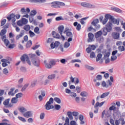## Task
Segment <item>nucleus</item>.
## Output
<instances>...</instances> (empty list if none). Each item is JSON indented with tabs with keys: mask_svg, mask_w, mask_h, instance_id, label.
I'll list each match as a JSON object with an SVG mask.
<instances>
[{
	"mask_svg": "<svg viewBox=\"0 0 125 125\" xmlns=\"http://www.w3.org/2000/svg\"><path fill=\"white\" fill-rule=\"evenodd\" d=\"M119 121H121V122H122V123H121L122 125H124L125 124V121L124 118H119Z\"/></svg>",
	"mask_w": 125,
	"mask_h": 125,
	"instance_id": "63",
	"label": "nucleus"
},
{
	"mask_svg": "<svg viewBox=\"0 0 125 125\" xmlns=\"http://www.w3.org/2000/svg\"><path fill=\"white\" fill-rule=\"evenodd\" d=\"M15 17H16V15L14 13H12L9 15L8 17H7V19L9 22L11 21V19H12L13 23L15 24V21H16V19H15Z\"/></svg>",
	"mask_w": 125,
	"mask_h": 125,
	"instance_id": "7",
	"label": "nucleus"
},
{
	"mask_svg": "<svg viewBox=\"0 0 125 125\" xmlns=\"http://www.w3.org/2000/svg\"><path fill=\"white\" fill-rule=\"evenodd\" d=\"M23 116L25 118H30V117H33V112L32 111H28L25 112L23 114Z\"/></svg>",
	"mask_w": 125,
	"mask_h": 125,
	"instance_id": "17",
	"label": "nucleus"
},
{
	"mask_svg": "<svg viewBox=\"0 0 125 125\" xmlns=\"http://www.w3.org/2000/svg\"><path fill=\"white\" fill-rule=\"evenodd\" d=\"M80 95L82 97H87L88 95V93L86 91H82L81 92Z\"/></svg>",
	"mask_w": 125,
	"mask_h": 125,
	"instance_id": "24",
	"label": "nucleus"
},
{
	"mask_svg": "<svg viewBox=\"0 0 125 125\" xmlns=\"http://www.w3.org/2000/svg\"><path fill=\"white\" fill-rule=\"evenodd\" d=\"M82 28V25L80 23H78V25L76 26V30L77 31H81V29Z\"/></svg>",
	"mask_w": 125,
	"mask_h": 125,
	"instance_id": "59",
	"label": "nucleus"
},
{
	"mask_svg": "<svg viewBox=\"0 0 125 125\" xmlns=\"http://www.w3.org/2000/svg\"><path fill=\"white\" fill-rule=\"evenodd\" d=\"M17 24L18 26H19L20 27H21L23 26V22H22V21L19 20L17 22Z\"/></svg>",
	"mask_w": 125,
	"mask_h": 125,
	"instance_id": "49",
	"label": "nucleus"
},
{
	"mask_svg": "<svg viewBox=\"0 0 125 125\" xmlns=\"http://www.w3.org/2000/svg\"><path fill=\"white\" fill-rule=\"evenodd\" d=\"M44 64L45 65V67L47 69H51L52 68V66H54L56 64V62L54 60H52L49 62V63H47V61L46 60L44 61Z\"/></svg>",
	"mask_w": 125,
	"mask_h": 125,
	"instance_id": "4",
	"label": "nucleus"
},
{
	"mask_svg": "<svg viewBox=\"0 0 125 125\" xmlns=\"http://www.w3.org/2000/svg\"><path fill=\"white\" fill-rule=\"evenodd\" d=\"M70 45V44L68 42H66L63 44V46L64 48H68V47H69Z\"/></svg>",
	"mask_w": 125,
	"mask_h": 125,
	"instance_id": "42",
	"label": "nucleus"
},
{
	"mask_svg": "<svg viewBox=\"0 0 125 125\" xmlns=\"http://www.w3.org/2000/svg\"><path fill=\"white\" fill-rule=\"evenodd\" d=\"M34 33H35L36 34H40V28H39V27L36 26L34 30Z\"/></svg>",
	"mask_w": 125,
	"mask_h": 125,
	"instance_id": "44",
	"label": "nucleus"
},
{
	"mask_svg": "<svg viewBox=\"0 0 125 125\" xmlns=\"http://www.w3.org/2000/svg\"><path fill=\"white\" fill-rule=\"evenodd\" d=\"M23 29L24 30H25V31H29L30 29V25H26L23 27Z\"/></svg>",
	"mask_w": 125,
	"mask_h": 125,
	"instance_id": "47",
	"label": "nucleus"
},
{
	"mask_svg": "<svg viewBox=\"0 0 125 125\" xmlns=\"http://www.w3.org/2000/svg\"><path fill=\"white\" fill-rule=\"evenodd\" d=\"M67 116L68 117V119L70 120H72L74 119L73 117V114L71 111L67 112Z\"/></svg>",
	"mask_w": 125,
	"mask_h": 125,
	"instance_id": "25",
	"label": "nucleus"
},
{
	"mask_svg": "<svg viewBox=\"0 0 125 125\" xmlns=\"http://www.w3.org/2000/svg\"><path fill=\"white\" fill-rule=\"evenodd\" d=\"M29 34L30 35V38H33V37H35V36H36V34H35V33L32 31V30L29 31Z\"/></svg>",
	"mask_w": 125,
	"mask_h": 125,
	"instance_id": "45",
	"label": "nucleus"
},
{
	"mask_svg": "<svg viewBox=\"0 0 125 125\" xmlns=\"http://www.w3.org/2000/svg\"><path fill=\"white\" fill-rule=\"evenodd\" d=\"M24 33H25V31L24 30H22L21 31L20 34L19 35H18L16 37V40L17 41H18L20 38H22L24 36Z\"/></svg>",
	"mask_w": 125,
	"mask_h": 125,
	"instance_id": "19",
	"label": "nucleus"
},
{
	"mask_svg": "<svg viewBox=\"0 0 125 125\" xmlns=\"http://www.w3.org/2000/svg\"><path fill=\"white\" fill-rule=\"evenodd\" d=\"M111 10L115 12H117V13H123V10L117 7H111Z\"/></svg>",
	"mask_w": 125,
	"mask_h": 125,
	"instance_id": "15",
	"label": "nucleus"
},
{
	"mask_svg": "<svg viewBox=\"0 0 125 125\" xmlns=\"http://www.w3.org/2000/svg\"><path fill=\"white\" fill-rule=\"evenodd\" d=\"M116 109H117V107L115 106L114 105H112L109 108V111H113V117L114 120H116V118H117V116H118L119 118V116H121V112L120 110H117L116 111Z\"/></svg>",
	"mask_w": 125,
	"mask_h": 125,
	"instance_id": "3",
	"label": "nucleus"
},
{
	"mask_svg": "<svg viewBox=\"0 0 125 125\" xmlns=\"http://www.w3.org/2000/svg\"><path fill=\"white\" fill-rule=\"evenodd\" d=\"M27 1H29V2H31V3H37L38 2L42 3V2H45L46 0H28Z\"/></svg>",
	"mask_w": 125,
	"mask_h": 125,
	"instance_id": "11",
	"label": "nucleus"
},
{
	"mask_svg": "<svg viewBox=\"0 0 125 125\" xmlns=\"http://www.w3.org/2000/svg\"><path fill=\"white\" fill-rule=\"evenodd\" d=\"M5 23H6V19H4L1 21V27H2V26H4L5 24Z\"/></svg>",
	"mask_w": 125,
	"mask_h": 125,
	"instance_id": "57",
	"label": "nucleus"
},
{
	"mask_svg": "<svg viewBox=\"0 0 125 125\" xmlns=\"http://www.w3.org/2000/svg\"><path fill=\"white\" fill-rule=\"evenodd\" d=\"M7 5H8V3L5 1L0 5V7H6Z\"/></svg>",
	"mask_w": 125,
	"mask_h": 125,
	"instance_id": "50",
	"label": "nucleus"
},
{
	"mask_svg": "<svg viewBox=\"0 0 125 125\" xmlns=\"http://www.w3.org/2000/svg\"><path fill=\"white\" fill-rule=\"evenodd\" d=\"M109 94H110V92L104 93L101 95L100 98L102 99H103V98H105V97H107V96H108Z\"/></svg>",
	"mask_w": 125,
	"mask_h": 125,
	"instance_id": "22",
	"label": "nucleus"
},
{
	"mask_svg": "<svg viewBox=\"0 0 125 125\" xmlns=\"http://www.w3.org/2000/svg\"><path fill=\"white\" fill-rule=\"evenodd\" d=\"M37 14V10H33L31 11V13H30V16H31L33 17V16H35Z\"/></svg>",
	"mask_w": 125,
	"mask_h": 125,
	"instance_id": "36",
	"label": "nucleus"
},
{
	"mask_svg": "<svg viewBox=\"0 0 125 125\" xmlns=\"http://www.w3.org/2000/svg\"><path fill=\"white\" fill-rule=\"evenodd\" d=\"M54 100L55 102L58 103V104H60L61 103V99L58 97H55Z\"/></svg>",
	"mask_w": 125,
	"mask_h": 125,
	"instance_id": "34",
	"label": "nucleus"
},
{
	"mask_svg": "<svg viewBox=\"0 0 125 125\" xmlns=\"http://www.w3.org/2000/svg\"><path fill=\"white\" fill-rule=\"evenodd\" d=\"M3 73L4 75H7L8 70L7 69V68H4L3 69Z\"/></svg>",
	"mask_w": 125,
	"mask_h": 125,
	"instance_id": "64",
	"label": "nucleus"
},
{
	"mask_svg": "<svg viewBox=\"0 0 125 125\" xmlns=\"http://www.w3.org/2000/svg\"><path fill=\"white\" fill-rule=\"evenodd\" d=\"M31 45H32V40H29L26 44V48H29V47H31Z\"/></svg>",
	"mask_w": 125,
	"mask_h": 125,
	"instance_id": "29",
	"label": "nucleus"
},
{
	"mask_svg": "<svg viewBox=\"0 0 125 125\" xmlns=\"http://www.w3.org/2000/svg\"><path fill=\"white\" fill-rule=\"evenodd\" d=\"M55 20H56V21H60L61 20H62V21L65 20V19H64V18H63V17H62V16H60L59 17H57L55 18Z\"/></svg>",
	"mask_w": 125,
	"mask_h": 125,
	"instance_id": "38",
	"label": "nucleus"
},
{
	"mask_svg": "<svg viewBox=\"0 0 125 125\" xmlns=\"http://www.w3.org/2000/svg\"><path fill=\"white\" fill-rule=\"evenodd\" d=\"M81 5L83 7H87V8H95V5L87 2H83L81 3Z\"/></svg>",
	"mask_w": 125,
	"mask_h": 125,
	"instance_id": "8",
	"label": "nucleus"
},
{
	"mask_svg": "<svg viewBox=\"0 0 125 125\" xmlns=\"http://www.w3.org/2000/svg\"><path fill=\"white\" fill-rule=\"evenodd\" d=\"M76 62H78V63H81L82 61L79 59H75L71 61V63H76Z\"/></svg>",
	"mask_w": 125,
	"mask_h": 125,
	"instance_id": "46",
	"label": "nucleus"
},
{
	"mask_svg": "<svg viewBox=\"0 0 125 125\" xmlns=\"http://www.w3.org/2000/svg\"><path fill=\"white\" fill-rule=\"evenodd\" d=\"M55 77H56V75L54 74H51L47 77V79H48V80H54V79H55Z\"/></svg>",
	"mask_w": 125,
	"mask_h": 125,
	"instance_id": "31",
	"label": "nucleus"
},
{
	"mask_svg": "<svg viewBox=\"0 0 125 125\" xmlns=\"http://www.w3.org/2000/svg\"><path fill=\"white\" fill-rule=\"evenodd\" d=\"M23 96V93H19L16 94V98L18 99V98H21Z\"/></svg>",
	"mask_w": 125,
	"mask_h": 125,
	"instance_id": "43",
	"label": "nucleus"
},
{
	"mask_svg": "<svg viewBox=\"0 0 125 125\" xmlns=\"http://www.w3.org/2000/svg\"><path fill=\"white\" fill-rule=\"evenodd\" d=\"M52 7H54L55 6L56 7V5H58V1H53L51 2Z\"/></svg>",
	"mask_w": 125,
	"mask_h": 125,
	"instance_id": "53",
	"label": "nucleus"
},
{
	"mask_svg": "<svg viewBox=\"0 0 125 125\" xmlns=\"http://www.w3.org/2000/svg\"><path fill=\"white\" fill-rule=\"evenodd\" d=\"M32 62L36 67H40V65L41 64V62L39 59H34L33 61H32Z\"/></svg>",
	"mask_w": 125,
	"mask_h": 125,
	"instance_id": "12",
	"label": "nucleus"
},
{
	"mask_svg": "<svg viewBox=\"0 0 125 125\" xmlns=\"http://www.w3.org/2000/svg\"><path fill=\"white\" fill-rule=\"evenodd\" d=\"M45 116V114L44 113H41L40 114V119L41 120H43L44 119V117Z\"/></svg>",
	"mask_w": 125,
	"mask_h": 125,
	"instance_id": "56",
	"label": "nucleus"
},
{
	"mask_svg": "<svg viewBox=\"0 0 125 125\" xmlns=\"http://www.w3.org/2000/svg\"><path fill=\"white\" fill-rule=\"evenodd\" d=\"M99 23V20L98 19H95L92 21L91 25H93V26H94L96 30H98L99 29L100 27H101L100 24L97 25V24H98Z\"/></svg>",
	"mask_w": 125,
	"mask_h": 125,
	"instance_id": "6",
	"label": "nucleus"
},
{
	"mask_svg": "<svg viewBox=\"0 0 125 125\" xmlns=\"http://www.w3.org/2000/svg\"><path fill=\"white\" fill-rule=\"evenodd\" d=\"M112 37L114 40H119L120 39V33L118 32H113L112 33Z\"/></svg>",
	"mask_w": 125,
	"mask_h": 125,
	"instance_id": "18",
	"label": "nucleus"
},
{
	"mask_svg": "<svg viewBox=\"0 0 125 125\" xmlns=\"http://www.w3.org/2000/svg\"><path fill=\"white\" fill-rule=\"evenodd\" d=\"M96 79H97V81H101V80H102V75H98L96 76Z\"/></svg>",
	"mask_w": 125,
	"mask_h": 125,
	"instance_id": "58",
	"label": "nucleus"
},
{
	"mask_svg": "<svg viewBox=\"0 0 125 125\" xmlns=\"http://www.w3.org/2000/svg\"><path fill=\"white\" fill-rule=\"evenodd\" d=\"M85 68H86L87 70H89L90 71H93V70H94V67L89 66L87 64L85 65Z\"/></svg>",
	"mask_w": 125,
	"mask_h": 125,
	"instance_id": "27",
	"label": "nucleus"
},
{
	"mask_svg": "<svg viewBox=\"0 0 125 125\" xmlns=\"http://www.w3.org/2000/svg\"><path fill=\"white\" fill-rule=\"evenodd\" d=\"M104 17L105 19H106V20H111V19H112L113 16L111 15L110 14H106L105 15Z\"/></svg>",
	"mask_w": 125,
	"mask_h": 125,
	"instance_id": "32",
	"label": "nucleus"
},
{
	"mask_svg": "<svg viewBox=\"0 0 125 125\" xmlns=\"http://www.w3.org/2000/svg\"><path fill=\"white\" fill-rule=\"evenodd\" d=\"M66 35L67 37H73V33L71 31H67V32L66 33Z\"/></svg>",
	"mask_w": 125,
	"mask_h": 125,
	"instance_id": "51",
	"label": "nucleus"
},
{
	"mask_svg": "<svg viewBox=\"0 0 125 125\" xmlns=\"http://www.w3.org/2000/svg\"><path fill=\"white\" fill-rule=\"evenodd\" d=\"M54 108H55V110H57V111H59V110L61 109V105L60 104H55Z\"/></svg>",
	"mask_w": 125,
	"mask_h": 125,
	"instance_id": "39",
	"label": "nucleus"
},
{
	"mask_svg": "<svg viewBox=\"0 0 125 125\" xmlns=\"http://www.w3.org/2000/svg\"><path fill=\"white\" fill-rule=\"evenodd\" d=\"M7 32V30L5 29H3L0 31V36L1 37V40L2 42L4 43L6 46H8L9 45V43H10V42H9V40L6 39V34Z\"/></svg>",
	"mask_w": 125,
	"mask_h": 125,
	"instance_id": "1",
	"label": "nucleus"
},
{
	"mask_svg": "<svg viewBox=\"0 0 125 125\" xmlns=\"http://www.w3.org/2000/svg\"><path fill=\"white\" fill-rule=\"evenodd\" d=\"M54 101V99H53V98L51 97L49 99V101L47 102L46 104H47L48 105H51V104H53Z\"/></svg>",
	"mask_w": 125,
	"mask_h": 125,
	"instance_id": "26",
	"label": "nucleus"
},
{
	"mask_svg": "<svg viewBox=\"0 0 125 125\" xmlns=\"http://www.w3.org/2000/svg\"><path fill=\"white\" fill-rule=\"evenodd\" d=\"M20 112L21 113H24V112H27V109L25 108V107L22 106L19 109Z\"/></svg>",
	"mask_w": 125,
	"mask_h": 125,
	"instance_id": "40",
	"label": "nucleus"
},
{
	"mask_svg": "<svg viewBox=\"0 0 125 125\" xmlns=\"http://www.w3.org/2000/svg\"><path fill=\"white\" fill-rule=\"evenodd\" d=\"M70 80V82L71 83H75V84H78V83H80V80H79V78H73V76H71L69 78Z\"/></svg>",
	"mask_w": 125,
	"mask_h": 125,
	"instance_id": "13",
	"label": "nucleus"
},
{
	"mask_svg": "<svg viewBox=\"0 0 125 125\" xmlns=\"http://www.w3.org/2000/svg\"><path fill=\"white\" fill-rule=\"evenodd\" d=\"M65 92L66 93H68V94H70V93H72L73 95H70V96L71 97H76L77 96V93L71 91V90L68 88L65 89Z\"/></svg>",
	"mask_w": 125,
	"mask_h": 125,
	"instance_id": "14",
	"label": "nucleus"
},
{
	"mask_svg": "<svg viewBox=\"0 0 125 125\" xmlns=\"http://www.w3.org/2000/svg\"><path fill=\"white\" fill-rule=\"evenodd\" d=\"M113 23L111 21H108V23L106 24L105 26L103 28V36H107L108 33L112 32V26Z\"/></svg>",
	"mask_w": 125,
	"mask_h": 125,
	"instance_id": "2",
	"label": "nucleus"
},
{
	"mask_svg": "<svg viewBox=\"0 0 125 125\" xmlns=\"http://www.w3.org/2000/svg\"><path fill=\"white\" fill-rule=\"evenodd\" d=\"M88 39L87 40L88 42H92L93 40V38L94 37V35L91 32H90L88 34Z\"/></svg>",
	"mask_w": 125,
	"mask_h": 125,
	"instance_id": "16",
	"label": "nucleus"
},
{
	"mask_svg": "<svg viewBox=\"0 0 125 125\" xmlns=\"http://www.w3.org/2000/svg\"><path fill=\"white\" fill-rule=\"evenodd\" d=\"M64 25H60L58 27L59 33L61 35H62V34L63 33V31L64 30Z\"/></svg>",
	"mask_w": 125,
	"mask_h": 125,
	"instance_id": "21",
	"label": "nucleus"
},
{
	"mask_svg": "<svg viewBox=\"0 0 125 125\" xmlns=\"http://www.w3.org/2000/svg\"><path fill=\"white\" fill-rule=\"evenodd\" d=\"M60 61L62 64H66V62H67V60L65 59H61Z\"/></svg>",
	"mask_w": 125,
	"mask_h": 125,
	"instance_id": "60",
	"label": "nucleus"
},
{
	"mask_svg": "<svg viewBox=\"0 0 125 125\" xmlns=\"http://www.w3.org/2000/svg\"><path fill=\"white\" fill-rule=\"evenodd\" d=\"M105 102L106 101H104L101 103H99V102H97L94 105V108L96 109V110L94 111V113H95V114H97L99 110V108H98V107H102V106H103V104L104 103H105Z\"/></svg>",
	"mask_w": 125,
	"mask_h": 125,
	"instance_id": "5",
	"label": "nucleus"
},
{
	"mask_svg": "<svg viewBox=\"0 0 125 125\" xmlns=\"http://www.w3.org/2000/svg\"><path fill=\"white\" fill-rule=\"evenodd\" d=\"M90 58H95V53L92 52L90 54Z\"/></svg>",
	"mask_w": 125,
	"mask_h": 125,
	"instance_id": "55",
	"label": "nucleus"
},
{
	"mask_svg": "<svg viewBox=\"0 0 125 125\" xmlns=\"http://www.w3.org/2000/svg\"><path fill=\"white\" fill-rule=\"evenodd\" d=\"M29 56L27 54H24L23 55H22L20 59L22 63V64H26V59L27 60L28 59Z\"/></svg>",
	"mask_w": 125,
	"mask_h": 125,
	"instance_id": "10",
	"label": "nucleus"
},
{
	"mask_svg": "<svg viewBox=\"0 0 125 125\" xmlns=\"http://www.w3.org/2000/svg\"><path fill=\"white\" fill-rule=\"evenodd\" d=\"M21 21L23 25H27V24H28V19L25 18H22L21 19Z\"/></svg>",
	"mask_w": 125,
	"mask_h": 125,
	"instance_id": "28",
	"label": "nucleus"
},
{
	"mask_svg": "<svg viewBox=\"0 0 125 125\" xmlns=\"http://www.w3.org/2000/svg\"><path fill=\"white\" fill-rule=\"evenodd\" d=\"M72 113V115L73 116H74V117H78V116H79V112H77V111H73Z\"/></svg>",
	"mask_w": 125,
	"mask_h": 125,
	"instance_id": "62",
	"label": "nucleus"
},
{
	"mask_svg": "<svg viewBox=\"0 0 125 125\" xmlns=\"http://www.w3.org/2000/svg\"><path fill=\"white\" fill-rule=\"evenodd\" d=\"M56 36H53V38L55 39H58V40L60 39V35H59V33L56 32Z\"/></svg>",
	"mask_w": 125,
	"mask_h": 125,
	"instance_id": "54",
	"label": "nucleus"
},
{
	"mask_svg": "<svg viewBox=\"0 0 125 125\" xmlns=\"http://www.w3.org/2000/svg\"><path fill=\"white\" fill-rule=\"evenodd\" d=\"M9 101H10V99H6L3 103L4 106H7L9 104Z\"/></svg>",
	"mask_w": 125,
	"mask_h": 125,
	"instance_id": "33",
	"label": "nucleus"
},
{
	"mask_svg": "<svg viewBox=\"0 0 125 125\" xmlns=\"http://www.w3.org/2000/svg\"><path fill=\"white\" fill-rule=\"evenodd\" d=\"M18 101V100H17V98L16 97H14L12 98L11 101V103H12L13 104H16V103Z\"/></svg>",
	"mask_w": 125,
	"mask_h": 125,
	"instance_id": "37",
	"label": "nucleus"
},
{
	"mask_svg": "<svg viewBox=\"0 0 125 125\" xmlns=\"http://www.w3.org/2000/svg\"><path fill=\"white\" fill-rule=\"evenodd\" d=\"M102 58V54L99 53L98 54L97 57H96V62H98Z\"/></svg>",
	"mask_w": 125,
	"mask_h": 125,
	"instance_id": "30",
	"label": "nucleus"
},
{
	"mask_svg": "<svg viewBox=\"0 0 125 125\" xmlns=\"http://www.w3.org/2000/svg\"><path fill=\"white\" fill-rule=\"evenodd\" d=\"M60 45V42L59 41H56L55 42H52L50 44L51 49H54L56 47H58Z\"/></svg>",
	"mask_w": 125,
	"mask_h": 125,
	"instance_id": "9",
	"label": "nucleus"
},
{
	"mask_svg": "<svg viewBox=\"0 0 125 125\" xmlns=\"http://www.w3.org/2000/svg\"><path fill=\"white\" fill-rule=\"evenodd\" d=\"M18 119L20 120V121H21L23 123H26V119L24 117L19 116Z\"/></svg>",
	"mask_w": 125,
	"mask_h": 125,
	"instance_id": "48",
	"label": "nucleus"
},
{
	"mask_svg": "<svg viewBox=\"0 0 125 125\" xmlns=\"http://www.w3.org/2000/svg\"><path fill=\"white\" fill-rule=\"evenodd\" d=\"M54 41V39L53 38H48V40H47L46 42L47 43H51L52 42Z\"/></svg>",
	"mask_w": 125,
	"mask_h": 125,
	"instance_id": "52",
	"label": "nucleus"
},
{
	"mask_svg": "<svg viewBox=\"0 0 125 125\" xmlns=\"http://www.w3.org/2000/svg\"><path fill=\"white\" fill-rule=\"evenodd\" d=\"M44 107H45L46 110H51V109H53L54 108V105L46 104Z\"/></svg>",
	"mask_w": 125,
	"mask_h": 125,
	"instance_id": "20",
	"label": "nucleus"
},
{
	"mask_svg": "<svg viewBox=\"0 0 125 125\" xmlns=\"http://www.w3.org/2000/svg\"><path fill=\"white\" fill-rule=\"evenodd\" d=\"M101 85L103 87H105L106 88H108V87H109V85H107L106 82L104 81L102 82Z\"/></svg>",
	"mask_w": 125,
	"mask_h": 125,
	"instance_id": "35",
	"label": "nucleus"
},
{
	"mask_svg": "<svg viewBox=\"0 0 125 125\" xmlns=\"http://www.w3.org/2000/svg\"><path fill=\"white\" fill-rule=\"evenodd\" d=\"M28 86H29V83L25 84L23 85V87L21 88V91H25V90H26Z\"/></svg>",
	"mask_w": 125,
	"mask_h": 125,
	"instance_id": "41",
	"label": "nucleus"
},
{
	"mask_svg": "<svg viewBox=\"0 0 125 125\" xmlns=\"http://www.w3.org/2000/svg\"><path fill=\"white\" fill-rule=\"evenodd\" d=\"M15 46V44H10L8 46V48H10V49H12L14 48Z\"/></svg>",
	"mask_w": 125,
	"mask_h": 125,
	"instance_id": "61",
	"label": "nucleus"
},
{
	"mask_svg": "<svg viewBox=\"0 0 125 125\" xmlns=\"http://www.w3.org/2000/svg\"><path fill=\"white\" fill-rule=\"evenodd\" d=\"M101 36H102V31L101 30L98 31L95 34V37L96 38H99L100 37H101Z\"/></svg>",
	"mask_w": 125,
	"mask_h": 125,
	"instance_id": "23",
	"label": "nucleus"
}]
</instances>
